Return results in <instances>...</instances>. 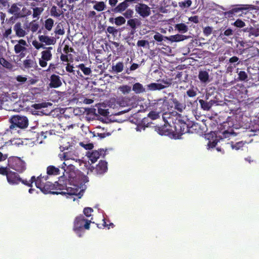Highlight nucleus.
Wrapping results in <instances>:
<instances>
[{
	"instance_id": "nucleus-60",
	"label": "nucleus",
	"mask_w": 259,
	"mask_h": 259,
	"mask_svg": "<svg viewBox=\"0 0 259 259\" xmlns=\"http://www.w3.org/2000/svg\"><path fill=\"white\" fill-rule=\"evenodd\" d=\"M80 144L86 150H91L94 148V145L92 143L84 144L83 143H80Z\"/></svg>"
},
{
	"instance_id": "nucleus-62",
	"label": "nucleus",
	"mask_w": 259,
	"mask_h": 259,
	"mask_svg": "<svg viewBox=\"0 0 259 259\" xmlns=\"http://www.w3.org/2000/svg\"><path fill=\"white\" fill-rule=\"evenodd\" d=\"M98 113L104 116H106L108 115V114L109 113V112L107 111V110H105V109H101V108H99L98 109Z\"/></svg>"
},
{
	"instance_id": "nucleus-42",
	"label": "nucleus",
	"mask_w": 259,
	"mask_h": 259,
	"mask_svg": "<svg viewBox=\"0 0 259 259\" xmlns=\"http://www.w3.org/2000/svg\"><path fill=\"white\" fill-rule=\"evenodd\" d=\"M115 24L117 26H120L125 23V19L122 16H119L115 18Z\"/></svg>"
},
{
	"instance_id": "nucleus-6",
	"label": "nucleus",
	"mask_w": 259,
	"mask_h": 259,
	"mask_svg": "<svg viewBox=\"0 0 259 259\" xmlns=\"http://www.w3.org/2000/svg\"><path fill=\"white\" fill-rule=\"evenodd\" d=\"M8 166L19 172H22L25 169L24 161L18 157H10L8 159Z\"/></svg>"
},
{
	"instance_id": "nucleus-7",
	"label": "nucleus",
	"mask_w": 259,
	"mask_h": 259,
	"mask_svg": "<svg viewBox=\"0 0 259 259\" xmlns=\"http://www.w3.org/2000/svg\"><path fill=\"white\" fill-rule=\"evenodd\" d=\"M135 11L143 18L148 17L151 14V9L147 5L143 3H138L135 6Z\"/></svg>"
},
{
	"instance_id": "nucleus-3",
	"label": "nucleus",
	"mask_w": 259,
	"mask_h": 259,
	"mask_svg": "<svg viewBox=\"0 0 259 259\" xmlns=\"http://www.w3.org/2000/svg\"><path fill=\"white\" fill-rule=\"evenodd\" d=\"M91 220L85 219L83 214H80L75 218L73 223V230L77 234L79 237H81L84 233L83 229L89 230L92 222Z\"/></svg>"
},
{
	"instance_id": "nucleus-52",
	"label": "nucleus",
	"mask_w": 259,
	"mask_h": 259,
	"mask_svg": "<svg viewBox=\"0 0 259 259\" xmlns=\"http://www.w3.org/2000/svg\"><path fill=\"white\" fill-rule=\"evenodd\" d=\"M187 95L189 97H194L196 96L197 93L194 89H189L186 92Z\"/></svg>"
},
{
	"instance_id": "nucleus-25",
	"label": "nucleus",
	"mask_w": 259,
	"mask_h": 259,
	"mask_svg": "<svg viewBox=\"0 0 259 259\" xmlns=\"http://www.w3.org/2000/svg\"><path fill=\"white\" fill-rule=\"evenodd\" d=\"M129 6L128 4L125 2H122L118 4L114 9V11L116 12L121 13L126 10Z\"/></svg>"
},
{
	"instance_id": "nucleus-39",
	"label": "nucleus",
	"mask_w": 259,
	"mask_h": 259,
	"mask_svg": "<svg viewBox=\"0 0 259 259\" xmlns=\"http://www.w3.org/2000/svg\"><path fill=\"white\" fill-rule=\"evenodd\" d=\"M118 89L123 94H128L131 91V87L127 85L120 86Z\"/></svg>"
},
{
	"instance_id": "nucleus-38",
	"label": "nucleus",
	"mask_w": 259,
	"mask_h": 259,
	"mask_svg": "<svg viewBox=\"0 0 259 259\" xmlns=\"http://www.w3.org/2000/svg\"><path fill=\"white\" fill-rule=\"evenodd\" d=\"M53 134H55V131L53 130H51L49 131H42L40 133V134H38L39 136H41V137H43V139H46L48 136H51Z\"/></svg>"
},
{
	"instance_id": "nucleus-19",
	"label": "nucleus",
	"mask_w": 259,
	"mask_h": 259,
	"mask_svg": "<svg viewBox=\"0 0 259 259\" xmlns=\"http://www.w3.org/2000/svg\"><path fill=\"white\" fill-rule=\"evenodd\" d=\"M28 57H27V59L24 61L23 65L25 68L30 69V68H34L37 67V64L36 62L34 60V59H28Z\"/></svg>"
},
{
	"instance_id": "nucleus-13",
	"label": "nucleus",
	"mask_w": 259,
	"mask_h": 259,
	"mask_svg": "<svg viewBox=\"0 0 259 259\" xmlns=\"http://www.w3.org/2000/svg\"><path fill=\"white\" fill-rule=\"evenodd\" d=\"M14 30L16 35L19 37H24L27 34L26 31L23 28L20 22H17L15 24Z\"/></svg>"
},
{
	"instance_id": "nucleus-1",
	"label": "nucleus",
	"mask_w": 259,
	"mask_h": 259,
	"mask_svg": "<svg viewBox=\"0 0 259 259\" xmlns=\"http://www.w3.org/2000/svg\"><path fill=\"white\" fill-rule=\"evenodd\" d=\"M73 173L68 174V178L64 174L59 178L58 181L54 183V191L52 194H61L62 195H76L80 198L83 195V190L80 186L72 184L73 180Z\"/></svg>"
},
{
	"instance_id": "nucleus-2",
	"label": "nucleus",
	"mask_w": 259,
	"mask_h": 259,
	"mask_svg": "<svg viewBox=\"0 0 259 259\" xmlns=\"http://www.w3.org/2000/svg\"><path fill=\"white\" fill-rule=\"evenodd\" d=\"M9 122L11 124L7 131L12 134L18 133L19 131L17 128L24 129L28 126L27 117L21 115L12 116L9 119Z\"/></svg>"
},
{
	"instance_id": "nucleus-11",
	"label": "nucleus",
	"mask_w": 259,
	"mask_h": 259,
	"mask_svg": "<svg viewBox=\"0 0 259 259\" xmlns=\"http://www.w3.org/2000/svg\"><path fill=\"white\" fill-rule=\"evenodd\" d=\"M154 106L156 109H159L160 112L164 111L168 106V102L166 97L156 100V102L154 103Z\"/></svg>"
},
{
	"instance_id": "nucleus-30",
	"label": "nucleus",
	"mask_w": 259,
	"mask_h": 259,
	"mask_svg": "<svg viewBox=\"0 0 259 259\" xmlns=\"http://www.w3.org/2000/svg\"><path fill=\"white\" fill-rule=\"evenodd\" d=\"M140 23V21L136 18L131 19L127 21V24L133 29H135L137 26H139Z\"/></svg>"
},
{
	"instance_id": "nucleus-64",
	"label": "nucleus",
	"mask_w": 259,
	"mask_h": 259,
	"mask_svg": "<svg viewBox=\"0 0 259 259\" xmlns=\"http://www.w3.org/2000/svg\"><path fill=\"white\" fill-rule=\"evenodd\" d=\"M16 80L20 82H24L27 80V78L21 75H18L16 77Z\"/></svg>"
},
{
	"instance_id": "nucleus-36",
	"label": "nucleus",
	"mask_w": 259,
	"mask_h": 259,
	"mask_svg": "<svg viewBox=\"0 0 259 259\" xmlns=\"http://www.w3.org/2000/svg\"><path fill=\"white\" fill-rule=\"evenodd\" d=\"M52 57V54L50 52V50H46L42 52V59L45 60L49 61L51 60Z\"/></svg>"
},
{
	"instance_id": "nucleus-63",
	"label": "nucleus",
	"mask_w": 259,
	"mask_h": 259,
	"mask_svg": "<svg viewBox=\"0 0 259 259\" xmlns=\"http://www.w3.org/2000/svg\"><path fill=\"white\" fill-rule=\"evenodd\" d=\"M26 51V50H15V53L16 54L20 53V58H23L25 56V54L24 52Z\"/></svg>"
},
{
	"instance_id": "nucleus-17",
	"label": "nucleus",
	"mask_w": 259,
	"mask_h": 259,
	"mask_svg": "<svg viewBox=\"0 0 259 259\" xmlns=\"http://www.w3.org/2000/svg\"><path fill=\"white\" fill-rule=\"evenodd\" d=\"M60 166L56 167L54 165H49L47 168V176L54 175L56 176L60 174L59 168Z\"/></svg>"
},
{
	"instance_id": "nucleus-28",
	"label": "nucleus",
	"mask_w": 259,
	"mask_h": 259,
	"mask_svg": "<svg viewBox=\"0 0 259 259\" xmlns=\"http://www.w3.org/2000/svg\"><path fill=\"white\" fill-rule=\"evenodd\" d=\"M199 102L201 106V108L205 110H209L212 106V103H209L202 99L199 100Z\"/></svg>"
},
{
	"instance_id": "nucleus-43",
	"label": "nucleus",
	"mask_w": 259,
	"mask_h": 259,
	"mask_svg": "<svg viewBox=\"0 0 259 259\" xmlns=\"http://www.w3.org/2000/svg\"><path fill=\"white\" fill-rule=\"evenodd\" d=\"M55 32L56 34L59 35H63L64 34V30L62 25L61 23H59L57 25L56 27Z\"/></svg>"
},
{
	"instance_id": "nucleus-40",
	"label": "nucleus",
	"mask_w": 259,
	"mask_h": 259,
	"mask_svg": "<svg viewBox=\"0 0 259 259\" xmlns=\"http://www.w3.org/2000/svg\"><path fill=\"white\" fill-rule=\"evenodd\" d=\"M44 9L41 7H36L33 9V17L36 18L43 12Z\"/></svg>"
},
{
	"instance_id": "nucleus-47",
	"label": "nucleus",
	"mask_w": 259,
	"mask_h": 259,
	"mask_svg": "<svg viewBox=\"0 0 259 259\" xmlns=\"http://www.w3.org/2000/svg\"><path fill=\"white\" fill-rule=\"evenodd\" d=\"M250 51H254L253 53H249L247 54L248 59L253 58L254 57H259V50H249Z\"/></svg>"
},
{
	"instance_id": "nucleus-9",
	"label": "nucleus",
	"mask_w": 259,
	"mask_h": 259,
	"mask_svg": "<svg viewBox=\"0 0 259 259\" xmlns=\"http://www.w3.org/2000/svg\"><path fill=\"white\" fill-rule=\"evenodd\" d=\"M103 155H105V151L103 149H100L99 150H94L92 152H88L87 155L89 159L92 163H95L100 158V157Z\"/></svg>"
},
{
	"instance_id": "nucleus-32",
	"label": "nucleus",
	"mask_w": 259,
	"mask_h": 259,
	"mask_svg": "<svg viewBox=\"0 0 259 259\" xmlns=\"http://www.w3.org/2000/svg\"><path fill=\"white\" fill-rule=\"evenodd\" d=\"M77 67L83 72L84 75H89L91 72V69L89 67H87L85 66L84 64L82 63L79 64Z\"/></svg>"
},
{
	"instance_id": "nucleus-46",
	"label": "nucleus",
	"mask_w": 259,
	"mask_h": 259,
	"mask_svg": "<svg viewBox=\"0 0 259 259\" xmlns=\"http://www.w3.org/2000/svg\"><path fill=\"white\" fill-rule=\"evenodd\" d=\"M50 13L51 16L54 17H58L60 15V13L57 11V7L55 6H53L52 7Z\"/></svg>"
},
{
	"instance_id": "nucleus-58",
	"label": "nucleus",
	"mask_w": 259,
	"mask_h": 259,
	"mask_svg": "<svg viewBox=\"0 0 259 259\" xmlns=\"http://www.w3.org/2000/svg\"><path fill=\"white\" fill-rule=\"evenodd\" d=\"M26 45V41L23 39H21L19 41V45L20 46V47H18V45H17L15 46V49H24V46Z\"/></svg>"
},
{
	"instance_id": "nucleus-41",
	"label": "nucleus",
	"mask_w": 259,
	"mask_h": 259,
	"mask_svg": "<svg viewBox=\"0 0 259 259\" xmlns=\"http://www.w3.org/2000/svg\"><path fill=\"white\" fill-rule=\"evenodd\" d=\"M0 63L3 66L8 69H10L12 67L11 63L3 58H0Z\"/></svg>"
},
{
	"instance_id": "nucleus-23",
	"label": "nucleus",
	"mask_w": 259,
	"mask_h": 259,
	"mask_svg": "<svg viewBox=\"0 0 259 259\" xmlns=\"http://www.w3.org/2000/svg\"><path fill=\"white\" fill-rule=\"evenodd\" d=\"M133 91L136 94H140L145 92V89L141 83L137 82L133 84Z\"/></svg>"
},
{
	"instance_id": "nucleus-31",
	"label": "nucleus",
	"mask_w": 259,
	"mask_h": 259,
	"mask_svg": "<svg viewBox=\"0 0 259 259\" xmlns=\"http://www.w3.org/2000/svg\"><path fill=\"white\" fill-rule=\"evenodd\" d=\"M192 4V2L191 0H185L179 2V6L181 9H185L189 8Z\"/></svg>"
},
{
	"instance_id": "nucleus-54",
	"label": "nucleus",
	"mask_w": 259,
	"mask_h": 259,
	"mask_svg": "<svg viewBox=\"0 0 259 259\" xmlns=\"http://www.w3.org/2000/svg\"><path fill=\"white\" fill-rule=\"evenodd\" d=\"M10 170H8L7 167H0V174L7 177L8 173Z\"/></svg>"
},
{
	"instance_id": "nucleus-34",
	"label": "nucleus",
	"mask_w": 259,
	"mask_h": 259,
	"mask_svg": "<svg viewBox=\"0 0 259 259\" xmlns=\"http://www.w3.org/2000/svg\"><path fill=\"white\" fill-rule=\"evenodd\" d=\"M106 5L103 2H97L93 7L94 9L98 11H103Z\"/></svg>"
},
{
	"instance_id": "nucleus-18",
	"label": "nucleus",
	"mask_w": 259,
	"mask_h": 259,
	"mask_svg": "<svg viewBox=\"0 0 259 259\" xmlns=\"http://www.w3.org/2000/svg\"><path fill=\"white\" fill-rule=\"evenodd\" d=\"M198 78L202 83H206L209 81V74L206 70H200L198 74Z\"/></svg>"
},
{
	"instance_id": "nucleus-56",
	"label": "nucleus",
	"mask_w": 259,
	"mask_h": 259,
	"mask_svg": "<svg viewBox=\"0 0 259 259\" xmlns=\"http://www.w3.org/2000/svg\"><path fill=\"white\" fill-rule=\"evenodd\" d=\"M134 12L131 9L127 10L123 14V16L126 18H130L132 17Z\"/></svg>"
},
{
	"instance_id": "nucleus-51",
	"label": "nucleus",
	"mask_w": 259,
	"mask_h": 259,
	"mask_svg": "<svg viewBox=\"0 0 259 259\" xmlns=\"http://www.w3.org/2000/svg\"><path fill=\"white\" fill-rule=\"evenodd\" d=\"M107 31L109 33L112 34L114 35L117 34L118 32V30L115 27L112 26H109L107 29Z\"/></svg>"
},
{
	"instance_id": "nucleus-49",
	"label": "nucleus",
	"mask_w": 259,
	"mask_h": 259,
	"mask_svg": "<svg viewBox=\"0 0 259 259\" xmlns=\"http://www.w3.org/2000/svg\"><path fill=\"white\" fill-rule=\"evenodd\" d=\"M153 37L155 40L159 42L161 41L163 39V38H165V37L158 32H156L154 35Z\"/></svg>"
},
{
	"instance_id": "nucleus-4",
	"label": "nucleus",
	"mask_w": 259,
	"mask_h": 259,
	"mask_svg": "<svg viewBox=\"0 0 259 259\" xmlns=\"http://www.w3.org/2000/svg\"><path fill=\"white\" fill-rule=\"evenodd\" d=\"M48 176H42L40 175L37 177V180L35 182L36 187L44 194H52L54 191V184L48 181Z\"/></svg>"
},
{
	"instance_id": "nucleus-8",
	"label": "nucleus",
	"mask_w": 259,
	"mask_h": 259,
	"mask_svg": "<svg viewBox=\"0 0 259 259\" xmlns=\"http://www.w3.org/2000/svg\"><path fill=\"white\" fill-rule=\"evenodd\" d=\"M7 179L8 182L11 185H18L21 180V178L18 174L11 170L8 173Z\"/></svg>"
},
{
	"instance_id": "nucleus-57",
	"label": "nucleus",
	"mask_w": 259,
	"mask_h": 259,
	"mask_svg": "<svg viewBox=\"0 0 259 259\" xmlns=\"http://www.w3.org/2000/svg\"><path fill=\"white\" fill-rule=\"evenodd\" d=\"M212 31V28L209 26L206 27L203 29V33L206 36L209 35Z\"/></svg>"
},
{
	"instance_id": "nucleus-61",
	"label": "nucleus",
	"mask_w": 259,
	"mask_h": 259,
	"mask_svg": "<svg viewBox=\"0 0 259 259\" xmlns=\"http://www.w3.org/2000/svg\"><path fill=\"white\" fill-rule=\"evenodd\" d=\"M70 56V55H68L62 54L61 55L60 59H61V61H62L63 62H68L70 61V60L69 59V56Z\"/></svg>"
},
{
	"instance_id": "nucleus-45",
	"label": "nucleus",
	"mask_w": 259,
	"mask_h": 259,
	"mask_svg": "<svg viewBox=\"0 0 259 259\" xmlns=\"http://www.w3.org/2000/svg\"><path fill=\"white\" fill-rule=\"evenodd\" d=\"M83 214L87 217L89 218L92 216V213L93 212V209L91 207H85L83 209Z\"/></svg>"
},
{
	"instance_id": "nucleus-21",
	"label": "nucleus",
	"mask_w": 259,
	"mask_h": 259,
	"mask_svg": "<svg viewBox=\"0 0 259 259\" xmlns=\"http://www.w3.org/2000/svg\"><path fill=\"white\" fill-rule=\"evenodd\" d=\"M148 90L150 91L161 90L165 89V87L163 86V84L158 83H151L147 85Z\"/></svg>"
},
{
	"instance_id": "nucleus-44",
	"label": "nucleus",
	"mask_w": 259,
	"mask_h": 259,
	"mask_svg": "<svg viewBox=\"0 0 259 259\" xmlns=\"http://www.w3.org/2000/svg\"><path fill=\"white\" fill-rule=\"evenodd\" d=\"M148 117L151 118L152 120L156 119L159 117V113L151 111L148 113Z\"/></svg>"
},
{
	"instance_id": "nucleus-16",
	"label": "nucleus",
	"mask_w": 259,
	"mask_h": 259,
	"mask_svg": "<svg viewBox=\"0 0 259 259\" xmlns=\"http://www.w3.org/2000/svg\"><path fill=\"white\" fill-rule=\"evenodd\" d=\"M98 51L97 52L98 55L96 57V59L97 60V62L98 63H102L104 61H106L107 58H108V55L106 54L105 56H103L102 55L105 53L106 54V50H96Z\"/></svg>"
},
{
	"instance_id": "nucleus-29",
	"label": "nucleus",
	"mask_w": 259,
	"mask_h": 259,
	"mask_svg": "<svg viewBox=\"0 0 259 259\" xmlns=\"http://www.w3.org/2000/svg\"><path fill=\"white\" fill-rule=\"evenodd\" d=\"M36 180H37V177L36 178L35 176H32L31 177L30 180L29 181L27 180H22L21 179L20 182H21L23 184L28 187H31L32 186V183L34 182L35 183Z\"/></svg>"
},
{
	"instance_id": "nucleus-59",
	"label": "nucleus",
	"mask_w": 259,
	"mask_h": 259,
	"mask_svg": "<svg viewBox=\"0 0 259 259\" xmlns=\"http://www.w3.org/2000/svg\"><path fill=\"white\" fill-rule=\"evenodd\" d=\"M148 44V41L147 40H140L138 41L137 45L139 47H145Z\"/></svg>"
},
{
	"instance_id": "nucleus-24",
	"label": "nucleus",
	"mask_w": 259,
	"mask_h": 259,
	"mask_svg": "<svg viewBox=\"0 0 259 259\" xmlns=\"http://www.w3.org/2000/svg\"><path fill=\"white\" fill-rule=\"evenodd\" d=\"M172 102L174 105L175 109L177 111L181 112L185 108V105L180 103L177 99L173 98Z\"/></svg>"
},
{
	"instance_id": "nucleus-10",
	"label": "nucleus",
	"mask_w": 259,
	"mask_h": 259,
	"mask_svg": "<svg viewBox=\"0 0 259 259\" xmlns=\"http://www.w3.org/2000/svg\"><path fill=\"white\" fill-rule=\"evenodd\" d=\"M49 86L52 88H58L62 84L61 77L56 74H52L50 78Z\"/></svg>"
},
{
	"instance_id": "nucleus-33",
	"label": "nucleus",
	"mask_w": 259,
	"mask_h": 259,
	"mask_svg": "<svg viewBox=\"0 0 259 259\" xmlns=\"http://www.w3.org/2000/svg\"><path fill=\"white\" fill-rule=\"evenodd\" d=\"M112 69L117 73L121 72L123 69V64L120 62H118L115 65L112 66Z\"/></svg>"
},
{
	"instance_id": "nucleus-15",
	"label": "nucleus",
	"mask_w": 259,
	"mask_h": 259,
	"mask_svg": "<svg viewBox=\"0 0 259 259\" xmlns=\"http://www.w3.org/2000/svg\"><path fill=\"white\" fill-rule=\"evenodd\" d=\"M236 72L238 73L237 81L247 82L249 80L248 76L247 73L242 70H239L238 68L237 69Z\"/></svg>"
},
{
	"instance_id": "nucleus-37",
	"label": "nucleus",
	"mask_w": 259,
	"mask_h": 259,
	"mask_svg": "<svg viewBox=\"0 0 259 259\" xmlns=\"http://www.w3.org/2000/svg\"><path fill=\"white\" fill-rule=\"evenodd\" d=\"M54 25V20L51 18H49L45 21V26L46 29L50 31Z\"/></svg>"
},
{
	"instance_id": "nucleus-48",
	"label": "nucleus",
	"mask_w": 259,
	"mask_h": 259,
	"mask_svg": "<svg viewBox=\"0 0 259 259\" xmlns=\"http://www.w3.org/2000/svg\"><path fill=\"white\" fill-rule=\"evenodd\" d=\"M19 11V8L16 4H13L9 9V12L12 14L17 13Z\"/></svg>"
},
{
	"instance_id": "nucleus-55",
	"label": "nucleus",
	"mask_w": 259,
	"mask_h": 259,
	"mask_svg": "<svg viewBox=\"0 0 259 259\" xmlns=\"http://www.w3.org/2000/svg\"><path fill=\"white\" fill-rule=\"evenodd\" d=\"M148 120H149V118L148 117H145L142 119V120L141 121V124L143 126L144 130L145 129V127H148L149 126V124L150 123H151V122H149L148 121Z\"/></svg>"
},
{
	"instance_id": "nucleus-35",
	"label": "nucleus",
	"mask_w": 259,
	"mask_h": 259,
	"mask_svg": "<svg viewBox=\"0 0 259 259\" xmlns=\"http://www.w3.org/2000/svg\"><path fill=\"white\" fill-rule=\"evenodd\" d=\"M27 27L29 30L34 32L38 29L39 25L34 21H32L28 24V26Z\"/></svg>"
},
{
	"instance_id": "nucleus-26",
	"label": "nucleus",
	"mask_w": 259,
	"mask_h": 259,
	"mask_svg": "<svg viewBox=\"0 0 259 259\" xmlns=\"http://www.w3.org/2000/svg\"><path fill=\"white\" fill-rule=\"evenodd\" d=\"M231 146L233 149H235L236 150H242L243 147L245 145V143L242 141H240L238 142H236L234 143L233 142H231Z\"/></svg>"
},
{
	"instance_id": "nucleus-53",
	"label": "nucleus",
	"mask_w": 259,
	"mask_h": 259,
	"mask_svg": "<svg viewBox=\"0 0 259 259\" xmlns=\"http://www.w3.org/2000/svg\"><path fill=\"white\" fill-rule=\"evenodd\" d=\"M237 27L242 28L245 26V23L240 19L237 20L234 23Z\"/></svg>"
},
{
	"instance_id": "nucleus-27",
	"label": "nucleus",
	"mask_w": 259,
	"mask_h": 259,
	"mask_svg": "<svg viewBox=\"0 0 259 259\" xmlns=\"http://www.w3.org/2000/svg\"><path fill=\"white\" fill-rule=\"evenodd\" d=\"M175 28L179 32L185 33L188 31V26L184 23H179L175 25Z\"/></svg>"
},
{
	"instance_id": "nucleus-12",
	"label": "nucleus",
	"mask_w": 259,
	"mask_h": 259,
	"mask_svg": "<svg viewBox=\"0 0 259 259\" xmlns=\"http://www.w3.org/2000/svg\"><path fill=\"white\" fill-rule=\"evenodd\" d=\"M107 169V162L105 160H100L96 167L95 171L97 174L102 175L106 172Z\"/></svg>"
},
{
	"instance_id": "nucleus-20",
	"label": "nucleus",
	"mask_w": 259,
	"mask_h": 259,
	"mask_svg": "<svg viewBox=\"0 0 259 259\" xmlns=\"http://www.w3.org/2000/svg\"><path fill=\"white\" fill-rule=\"evenodd\" d=\"M155 131L160 135H168L169 133L167 125L164 124L161 126H155Z\"/></svg>"
},
{
	"instance_id": "nucleus-5",
	"label": "nucleus",
	"mask_w": 259,
	"mask_h": 259,
	"mask_svg": "<svg viewBox=\"0 0 259 259\" xmlns=\"http://www.w3.org/2000/svg\"><path fill=\"white\" fill-rule=\"evenodd\" d=\"M198 126V124L194 123L191 127H189L185 122L179 121L178 122L175 123V130L172 132L173 135L176 138L179 139L182 135L186 133H193V131L196 130Z\"/></svg>"
},
{
	"instance_id": "nucleus-50",
	"label": "nucleus",
	"mask_w": 259,
	"mask_h": 259,
	"mask_svg": "<svg viewBox=\"0 0 259 259\" xmlns=\"http://www.w3.org/2000/svg\"><path fill=\"white\" fill-rule=\"evenodd\" d=\"M161 81L163 83V86L165 87V88L170 86L172 84V80L170 78H166L165 80L162 79Z\"/></svg>"
},
{
	"instance_id": "nucleus-14",
	"label": "nucleus",
	"mask_w": 259,
	"mask_h": 259,
	"mask_svg": "<svg viewBox=\"0 0 259 259\" xmlns=\"http://www.w3.org/2000/svg\"><path fill=\"white\" fill-rule=\"evenodd\" d=\"M39 40L43 45H51L54 44L55 42V40L53 37L45 35L39 36Z\"/></svg>"
},
{
	"instance_id": "nucleus-22",
	"label": "nucleus",
	"mask_w": 259,
	"mask_h": 259,
	"mask_svg": "<svg viewBox=\"0 0 259 259\" xmlns=\"http://www.w3.org/2000/svg\"><path fill=\"white\" fill-rule=\"evenodd\" d=\"M165 38L171 41H179L186 39L187 37L181 34H176L175 35L170 36L169 37H165Z\"/></svg>"
}]
</instances>
